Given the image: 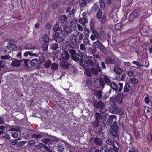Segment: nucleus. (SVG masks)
Returning <instances> with one entry per match:
<instances>
[{
    "instance_id": "obj_26",
    "label": "nucleus",
    "mask_w": 152,
    "mask_h": 152,
    "mask_svg": "<svg viewBox=\"0 0 152 152\" xmlns=\"http://www.w3.org/2000/svg\"><path fill=\"white\" fill-rule=\"evenodd\" d=\"M42 141L45 144L50 143L52 144L53 142L50 139L48 138H45L42 140Z\"/></svg>"
},
{
    "instance_id": "obj_12",
    "label": "nucleus",
    "mask_w": 152,
    "mask_h": 152,
    "mask_svg": "<svg viewBox=\"0 0 152 152\" xmlns=\"http://www.w3.org/2000/svg\"><path fill=\"white\" fill-rule=\"evenodd\" d=\"M39 63V60L37 58L33 59L30 62L31 65L33 66L38 65Z\"/></svg>"
},
{
    "instance_id": "obj_58",
    "label": "nucleus",
    "mask_w": 152,
    "mask_h": 152,
    "mask_svg": "<svg viewBox=\"0 0 152 152\" xmlns=\"http://www.w3.org/2000/svg\"><path fill=\"white\" fill-rule=\"evenodd\" d=\"M9 130L10 131H18L20 129L19 128H18V129H17L16 128L14 127H10L9 128Z\"/></svg>"
},
{
    "instance_id": "obj_46",
    "label": "nucleus",
    "mask_w": 152,
    "mask_h": 152,
    "mask_svg": "<svg viewBox=\"0 0 152 152\" xmlns=\"http://www.w3.org/2000/svg\"><path fill=\"white\" fill-rule=\"evenodd\" d=\"M78 35L79 36L78 40L79 41L81 40L83 38V35L82 33L79 34V32L77 31Z\"/></svg>"
},
{
    "instance_id": "obj_48",
    "label": "nucleus",
    "mask_w": 152,
    "mask_h": 152,
    "mask_svg": "<svg viewBox=\"0 0 152 152\" xmlns=\"http://www.w3.org/2000/svg\"><path fill=\"white\" fill-rule=\"evenodd\" d=\"M63 39L62 37H59L56 39L55 41L58 43H60L63 41Z\"/></svg>"
},
{
    "instance_id": "obj_1",
    "label": "nucleus",
    "mask_w": 152,
    "mask_h": 152,
    "mask_svg": "<svg viewBox=\"0 0 152 152\" xmlns=\"http://www.w3.org/2000/svg\"><path fill=\"white\" fill-rule=\"evenodd\" d=\"M106 142L107 144L112 145L115 150H117L119 148L118 144L116 142H114L110 139L107 140Z\"/></svg>"
},
{
    "instance_id": "obj_64",
    "label": "nucleus",
    "mask_w": 152,
    "mask_h": 152,
    "mask_svg": "<svg viewBox=\"0 0 152 152\" xmlns=\"http://www.w3.org/2000/svg\"><path fill=\"white\" fill-rule=\"evenodd\" d=\"M58 149L60 151H62L64 149L63 147L61 145H60L58 146Z\"/></svg>"
},
{
    "instance_id": "obj_42",
    "label": "nucleus",
    "mask_w": 152,
    "mask_h": 152,
    "mask_svg": "<svg viewBox=\"0 0 152 152\" xmlns=\"http://www.w3.org/2000/svg\"><path fill=\"white\" fill-rule=\"evenodd\" d=\"M100 48L104 53L106 54L107 53V51L106 50L105 47L102 44L101 45Z\"/></svg>"
},
{
    "instance_id": "obj_32",
    "label": "nucleus",
    "mask_w": 152,
    "mask_h": 152,
    "mask_svg": "<svg viewBox=\"0 0 152 152\" xmlns=\"http://www.w3.org/2000/svg\"><path fill=\"white\" fill-rule=\"evenodd\" d=\"M64 31L66 33H70L72 31V29L69 27L67 26H65L64 28Z\"/></svg>"
},
{
    "instance_id": "obj_39",
    "label": "nucleus",
    "mask_w": 152,
    "mask_h": 152,
    "mask_svg": "<svg viewBox=\"0 0 152 152\" xmlns=\"http://www.w3.org/2000/svg\"><path fill=\"white\" fill-rule=\"evenodd\" d=\"M42 137V135L38 134H34L32 136V138H39Z\"/></svg>"
},
{
    "instance_id": "obj_16",
    "label": "nucleus",
    "mask_w": 152,
    "mask_h": 152,
    "mask_svg": "<svg viewBox=\"0 0 152 152\" xmlns=\"http://www.w3.org/2000/svg\"><path fill=\"white\" fill-rule=\"evenodd\" d=\"M80 63V65L83 67H86L88 66V63L87 62L83 59L81 60Z\"/></svg>"
},
{
    "instance_id": "obj_31",
    "label": "nucleus",
    "mask_w": 152,
    "mask_h": 152,
    "mask_svg": "<svg viewBox=\"0 0 152 152\" xmlns=\"http://www.w3.org/2000/svg\"><path fill=\"white\" fill-rule=\"evenodd\" d=\"M102 91L100 90L97 91L96 93V96L99 99H100L102 97Z\"/></svg>"
},
{
    "instance_id": "obj_10",
    "label": "nucleus",
    "mask_w": 152,
    "mask_h": 152,
    "mask_svg": "<svg viewBox=\"0 0 152 152\" xmlns=\"http://www.w3.org/2000/svg\"><path fill=\"white\" fill-rule=\"evenodd\" d=\"M21 61L19 60H15L13 61L11 64L14 67H18L21 65Z\"/></svg>"
},
{
    "instance_id": "obj_23",
    "label": "nucleus",
    "mask_w": 152,
    "mask_h": 152,
    "mask_svg": "<svg viewBox=\"0 0 152 152\" xmlns=\"http://www.w3.org/2000/svg\"><path fill=\"white\" fill-rule=\"evenodd\" d=\"M120 112V110L118 107H114L113 108L112 113L113 114H118Z\"/></svg>"
},
{
    "instance_id": "obj_6",
    "label": "nucleus",
    "mask_w": 152,
    "mask_h": 152,
    "mask_svg": "<svg viewBox=\"0 0 152 152\" xmlns=\"http://www.w3.org/2000/svg\"><path fill=\"white\" fill-rule=\"evenodd\" d=\"M123 97V95L122 93L118 94L114 98L115 100L118 103H121L122 102V99Z\"/></svg>"
},
{
    "instance_id": "obj_11",
    "label": "nucleus",
    "mask_w": 152,
    "mask_h": 152,
    "mask_svg": "<svg viewBox=\"0 0 152 152\" xmlns=\"http://www.w3.org/2000/svg\"><path fill=\"white\" fill-rule=\"evenodd\" d=\"M105 62L106 64H113L115 63V61L114 60L112 59L109 57L106 58Z\"/></svg>"
},
{
    "instance_id": "obj_19",
    "label": "nucleus",
    "mask_w": 152,
    "mask_h": 152,
    "mask_svg": "<svg viewBox=\"0 0 152 152\" xmlns=\"http://www.w3.org/2000/svg\"><path fill=\"white\" fill-rule=\"evenodd\" d=\"M140 13V12L138 10L134 11L132 13L133 18H135L138 17Z\"/></svg>"
},
{
    "instance_id": "obj_56",
    "label": "nucleus",
    "mask_w": 152,
    "mask_h": 152,
    "mask_svg": "<svg viewBox=\"0 0 152 152\" xmlns=\"http://www.w3.org/2000/svg\"><path fill=\"white\" fill-rule=\"evenodd\" d=\"M18 142L17 139L12 140L10 142V143L12 145H15Z\"/></svg>"
},
{
    "instance_id": "obj_34",
    "label": "nucleus",
    "mask_w": 152,
    "mask_h": 152,
    "mask_svg": "<svg viewBox=\"0 0 152 152\" xmlns=\"http://www.w3.org/2000/svg\"><path fill=\"white\" fill-rule=\"evenodd\" d=\"M90 31L87 28H85L84 30V34L85 36H88Z\"/></svg>"
},
{
    "instance_id": "obj_62",
    "label": "nucleus",
    "mask_w": 152,
    "mask_h": 152,
    "mask_svg": "<svg viewBox=\"0 0 152 152\" xmlns=\"http://www.w3.org/2000/svg\"><path fill=\"white\" fill-rule=\"evenodd\" d=\"M78 29L79 31H82L83 30V28L80 25L78 24L77 26Z\"/></svg>"
},
{
    "instance_id": "obj_28",
    "label": "nucleus",
    "mask_w": 152,
    "mask_h": 152,
    "mask_svg": "<svg viewBox=\"0 0 152 152\" xmlns=\"http://www.w3.org/2000/svg\"><path fill=\"white\" fill-rule=\"evenodd\" d=\"M45 147V145L42 143H39L38 145L35 146V147L38 149H41Z\"/></svg>"
},
{
    "instance_id": "obj_40",
    "label": "nucleus",
    "mask_w": 152,
    "mask_h": 152,
    "mask_svg": "<svg viewBox=\"0 0 152 152\" xmlns=\"http://www.w3.org/2000/svg\"><path fill=\"white\" fill-rule=\"evenodd\" d=\"M59 24L58 23H57L53 26V30L54 31H57L59 28Z\"/></svg>"
},
{
    "instance_id": "obj_38",
    "label": "nucleus",
    "mask_w": 152,
    "mask_h": 152,
    "mask_svg": "<svg viewBox=\"0 0 152 152\" xmlns=\"http://www.w3.org/2000/svg\"><path fill=\"white\" fill-rule=\"evenodd\" d=\"M99 121L95 120L94 122L92 123V126L94 127H98L99 125Z\"/></svg>"
},
{
    "instance_id": "obj_37",
    "label": "nucleus",
    "mask_w": 152,
    "mask_h": 152,
    "mask_svg": "<svg viewBox=\"0 0 152 152\" xmlns=\"http://www.w3.org/2000/svg\"><path fill=\"white\" fill-rule=\"evenodd\" d=\"M69 53L71 54V56L72 58L75 56L76 54L75 50L73 49H70L69 51Z\"/></svg>"
},
{
    "instance_id": "obj_60",
    "label": "nucleus",
    "mask_w": 152,
    "mask_h": 152,
    "mask_svg": "<svg viewBox=\"0 0 152 152\" xmlns=\"http://www.w3.org/2000/svg\"><path fill=\"white\" fill-rule=\"evenodd\" d=\"M80 49L83 50H86V48L85 47L84 45L83 44H81L80 45Z\"/></svg>"
},
{
    "instance_id": "obj_50",
    "label": "nucleus",
    "mask_w": 152,
    "mask_h": 152,
    "mask_svg": "<svg viewBox=\"0 0 152 152\" xmlns=\"http://www.w3.org/2000/svg\"><path fill=\"white\" fill-rule=\"evenodd\" d=\"M132 63L134 64H136L138 68L142 66V65L139 63V62L137 61H133L132 62Z\"/></svg>"
},
{
    "instance_id": "obj_51",
    "label": "nucleus",
    "mask_w": 152,
    "mask_h": 152,
    "mask_svg": "<svg viewBox=\"0 0 152 152\" xmlns=\"http://www.w3.org/2000/svg\"><path fill=\"white\" fill-rule=\"evenodd\" d=\"M1 58L2 59L7 60L10 59V56L9 55H5L1 56Z\"/></svg>"
},
{
    "instance_id": "obj_33",
    "label": "nucleus",
    "mask_w": 152,
    "mask_h": 152,
    "mask_svg": "<svg viewBox=\"0 0 152 152\" xmlns=\"http://www.w3.org/2000/svg\"><path fill=\"white\" fill-rule=\"evenodd\" d=\"M115 28L116 30H120L121 29L122 25L120 23H118L115 25Z\"/></svg>"
},
{
    "instance_id": "obj_5",
    "label": "nucleus",
    "mask_w": 152,
    "mask_h": 152,
    "mask_svg": "<svg viewBox=\"0 0 152 152\" xmlns=\"http://www.w3.org/2000/svg\"><path fill=\"white\" fill-rule=\"evenodd\" d=\"M61 66L64 69H67L69 66V64L64 60H60Z\"/></svg>"
},
{
    "instance_id": "obj_24",
    "label": "nucleus",
    "mask_w": 152,
    "mask_h": 152,
    "mask_svg": "<svg viewBox=\"0 0 152 152\" xmlns=\"http://www.w3.org/2000/svg\"><path fill=\"white\" fill-rule=\"evenodd\" d=\"M51 68L52 70H56L58 68V65L56 63H52L51 65Z\"/></svg>"
},
{
    "instance_id": "obj_4",
    "label": "nucleus",
    "mask_w": 152,
    "mask_h": 152,
    "mask_svg": "<svg viewBox=\"0 0 152 152\" xmlns=\"http://www.w3.org/2000/svg\"><path fill=\"white\" fill-rule=\"evenodd\" d=\"M69 58V55L66 50H64L62 54L60 60H67Z\"/></svg>"
},
{
    "instance_id": "obj_35",
    "label": "nucleus",
    "mask_w": 152,
    "mask_h": 152,
    "mask_svg": "<svg viewBox=\"0 0 152 152\" xmlns=\"http://www.w3.org/2000/svg\"><path fill=\"white\" fill-rule=\"evenodd\" d=\"M51 62L50 61H45L44 64V66L46 68L49 67L51 65Z\"/></svg>"
},
{
    "instance_id": "obj_57",
    "label": "nucleus",
    "mask_w": 152,
    "mask_h": 152,
    "mask_svg": "<svg viewBox=\"0 0 152 152\" xmlns=\"http://www.w3.org/2000/svg\"><path fill=\"white\" fill-rule=\"evenodd\" d=\"M119 88L118 89V91L120 92L122 89L123 84L122 83H120L118 84Z\"/></svg>"
},
{
    "instance_id": "obj_21",
    "label": "nucleus",
    "mask_w": 152,
    "mask_h": 152,
    "mask_svg": "<svg viewBox=\"0 0 152 152\" xmlns=\"http://www.w3.org/2000/svg\"><path fill=\"white\" fill-rule=\"evenodd\" d=\"M110 86L111 88L116 91L118 90V85L115 82H112L110 84Z\"/></svg>"
},
{
    "instance_id": "obj_47",
    "label": "nucleus",
    "mask_w": 152,
    "mask_h": 152,
    "mask_svg": "<svg viewBox=\"0 0 152 152\" xmlns=\"http://www.w3.org/2000/svg\"><path fill=\"white\" fill-rule=\"evenodd\" d=\"M116 117L115 115H110L109 118V120L110 123V122H112V121L114 119H116Z\"/></svg>"
},
{
    "instance_id": "obj_61",
    "label": "nucleus",
    "mask_w": 152,
    "mask_h": 152,
    "mask_svg": "<svg viewBox=\"0 0 152 152\" xmlns=\"http://www.w3.org/2000/svg\"><path fill=\"white\" fill-rule=\"evenodd\" d=\"M134 72L132 71H130L128 72V75L129 76H131L133 75Z\"/></svg>"
},
{
    "instance_id": "obj_52",
    "label": "nucleus",
    "mask_w": 152,
    "mask_h": 152,
    "mask_svg": "<svg viewBox=\"0 0 152 152\" xmlns=\"http://www.w3.org/2000/svg\"><path fill=\"white\" fill-rule=\"evenodd\" d=\"M66 45L71 48H73L72 43L69 41H67L66 42Z\"/></svg>"
},
{
    "instance_id": "obj_63",
    "label": "nucleus",
    "mask_w": 152,
    "mask_h": 152,
    "mask_svg": "<svg viewBox=\"0 0 152 152\" xmlns=\"http://www.w3.org/2000/svg\"><path fill=\"white\" fill-rule=\"evenodd\" d=\"M35 143V142L34 140H31L29 141L28 144L30 145H32L34 144Z\"/></svg>"
},
{
    "instance_id": "obj_2",
    "label": "nucleus",
    "mask_w": 152,
    "mask_h": 152,
    "mask_svg": "<svg viewBox=\"0 0 152 152\" xmlns=\"http://www.w3.org/2000/svg\"><path fill=\"white\" fill-rule=\"evenodd\" d=\"M97 108H99L101 110V112L104 113L106 111V109L104 107V105L103 102L101 101H99L95 103Z\"/></svg>"
},
{
    "instance_id": "obj_44",
    "label": "nucleus",
    "mask_w": 152,
    "mask_h": 152,
    "mask_svg": "<svg viewBox=\"0 0 152 152\" xmlns=\"http://www.w3.org/2000/svg\"><path fill=\"white\" fill-rule=\"evenodd\" d=\"M117 122L115 121H114L111 126V128L118 129V127L117 126Z\"/></svg>"
},
{
    "instance_id": "obj_25",
    "label": "nucleus",
    "mask_w": 152,
    "mask_h": 152,
    "mask_svg": "<svg viewBox=\"0 0 152 152\" xmlns=\"http://www.w3.org/2000/svg\"><path fill=\"white\" fill-rule=\"evenodd\" d=\"M99 152H109V150L107 148V146L104 145L102 147Z\"/></svg>"
},
{
    "instance_id": "obj_13",
    "label": "nucleus",
    "mask_w": 152,
    "mask_h": 152,
    "mask_svg": "<svg viewBox=\"0 0 152 152\" xmlns=\"http://www.w3.org/2000/svg\"><path fill=\"white\" fill-rule=\"evenodd\" d=\"M114 72L118 74H121L123 72V70L119 67L115 66L114 69Z\"/></svg>"
},
{
    "instance_id": "obj_27",
    "label": "nucleus",
    "mask_w": 152,
    "mask_h": 152,
    "mask_svg": "<svg viewBox=\"0 0 152 152\" xmlns=\"http://www.w3.org/2000/svg\"><path fill=\"white\" fill-rule=\"evenodd\" d=\"M138 82V80L135 78H132L130 79V83L133 85L137 84Z\"/></svg>"
},
{
    "instance_id": "obj_45",
    "label": "nucleus",
    "mask_w": 152,
    "mask_h": 152,
    "mask_svg": "<svg viewBox=\"0 0 152 152\" xmlns=\"http://www.w3.org/2000/svg\"><path fill=\"white\" fill-rule=\"evenodd\" d=\"M66 18L65 15H62L60 17V20L61 21L62 23L64 22L66 19Z\"/></svg>"
},
{
    "instance_id": "obj_29",
    "label": "nucleus",
    "mask_w": 152,
    "mask_h": 152,
    "mask_svg": "<svg viewBox=\"0 0 152 152\" xmlns=\"http://www.w3.org/2000/svg\"><path fill=\"white\" fill-rule=\"evenodd\" d=\"M130 88V85L129 83L126 84L124 88V92H127L128 91Z\"/></svg>"
},
{
    "instance_id": "obj_36",
    "label": "nucleus",
    "mask_w": 152,
    "mask_h": 152,
    "mask_svg": "<svg viewBox=\"0 0 152 152\" xmlns=\"http://www.w3.org/2000/svg\"><path fill=\"white\" fill-rule=\"evenodd\" d=\"M83 42L86 45H87L88 44L90 45L89 43V40L88 38L87 37H85L83 39Z\"/></svg>"
},
{
    "instance_id": "obj_59",
    "label": "nucleus",
    "mask_w": 152,
    "mask_h": 152,
    "mask_svg": "<svg viewBox=\"0 0 152 152\" xmlns=\"http://www.w3.org/2000/svg\"><path fill=\"white\" fill-rule=\"evenodd\" d=\"M51 25L49 23H47L45 26V28L48 30L50 29L51 27Z\"/></svg>"
},
{
    "instance_id": "obj_9",
    "label": "nucleus",
    "mask_w": 152,
    "mask_h": 152,
    "mask_svg": "<svg viewBox=\"0 0 152 152\" xmlns=\"http://www.w3.org/2000/svg\"><path fill=\"white\" fill-rule=\"evenodd\" d=\"M103 80L105 83L107 85H109L111 83V80L110 79V77L109 76L106 75H105L104 77Z\"/></svg>"
},
{
    "instance_id": "obj_43",
    "label": "nucleus",
    "mask_w": 152,
    "mask_h": 152,
    "mask_svg": "<svg viewBox=\"0 0 152 152\" xmlns=\"http://www.w3.org/2000/svg\"><path fill=\"white\" fill-rule=\"evenodd\" d=\"M99 6L96 3L94 4V5L92 7V10L96 11L98 9L99 7Z\"/></svg>"
},
{
    "instance_id": "obj_54",
    "label": "nucleus",
    "mask_w": 152,
    "mask_h": 152,
    "mask_svg": "<svg viewBox=\"0 0 152 152\" xmlns=\"http://www.w3.org/2000/svg\"><path fill=\"white\" fill-rule=\"evenodd\" d=\"M58 47V45L56 43L53 44H52V46L51 47V48L52 49H53L54 50H56L57 49V47Z\"/></svg>"
},
{
    "instance_id": "obj_41",
    "label": "nucleus",
    "mask_w": 152,
    "mask_h": 152,
    "mask_svg": "<svg viewBox=\"0 0 152 152\" xmlns=\"http://www.w3.org/2000/svg\"><path fill=\"white\" fill-rule=\"evenodd\" d=\"M43 41L44 42H47L49 41V38L47 35H44L42 38Z\"/></svg>"
},
{
    "instance_id": "obj_55",
    "label": "nucleus",
    "mask_w": 152,
    "mask_h": 152,
    "mask_svg": "<svg viewBox=\"0 0 152 152\" xmlns=\"http://www.w3.org/2000/svg\"><path fill=\"white\" fill-rule=\"evenodd\" d=\"M128 152H138L137 149L134 147L132 148Z\"/></svg>"
},
{
    "instance_id": "obj_3",
    "label": "nucleus",
    "mask_w": 152,
    "mask_h": 152,
    "mask_svg": "<svg viewBox=\"0 0 152 152\" xmlns=\"http://www.w3.org/2000/svg\"><path fill=\"white\" fill-rule=\"evenodd\" d=\"M99 64L98 63L96 64L95 66L96 68L94 67H92L91 69L92 73L96 75L98 73V72L100 71V68L99 66Z\"/></svg>"
},
{
    "instance_id": "obj_18",
    "label": "nucleus",
    "mask_w": 152,
    "mask_h": 152,
    "mask_svg": "<svg viewBox=\"0 0 152 152\" xmlns=\"http://www.w3.org/2000/svg\"><path fill=\"white\" fill-rule=\"evenodd\" d=\"M82 57L81 55H79L78 54L76 53L75 56L73 58V59L75 61L77 60L79 61H80L82 60Z\"/></svg>"
},
{
    "instance_id": "obj_17",
    "label": "nucleus",
    "mask_w": 152,
    "mask_h": 152,
    "mask_svg": "<svg viewBox=\"0 0 152 152\" xmlns=\"http://www.w3.org/2000/svg\"><path fill=\"white\" fill-rule=\"evenodd\" d=\"M117 129L111 128L110 131L112 135L114 136H117L118 135Z\"/></svg>"
},
{
    "instance_id": "obj_7",
    "label": "nucleus",
    "mask_w": 152,
    "mask_h": 152,
    "mask_svg": "<svg viewBox=\"0 0 152 152\" xmlns=\"http://www.w3.org/2000/svg\"><path fill=\"white\" fill-rule=\"evenodd\" d=\"M92 32L93 34V35H91L90 37V38L92 40H95V38H99V35L96 31L93 30Z\"/></svg>"
},
{
    "instance_id": "obj_22",
    "label": "nucleus",
    "mask_w": 152,
    "mask_h": 152,
    "mask_svg": "<svg viewBox=\"0 0 152 152\" xmlns=\"http://www.w3.org/2000/svg\"><path fill=\"white\" fill-rule=\"evenodd\" d=\"M85 73L88 77H91L92 74L91 69L90 68H86V69Z\"/></svg>"
},
{
    "instance_id": "obj_20",
    "label": "nucleus",
    "mask_w": 152,
    "mask_h": 152,
    "mask_svg": "<svg viewBox=\"0 0 152 152\" xmlns=\"http://www.w3.org/2000/svg\"><path fill=\"white\" fill-rule=\"evenodd\" d=\"M102 44V43H101L99 41L94 42L92 44L94 47L96 48H97L99 47H100V46Z\"/></svg>"
},
{
    "instance_id": "obj_8",
    "label": "nucleus",
    "mask_w": 152,
    "mask_h": 152,
    "mask_svg": "<svg viewBox=\"0 0 152 152\" xmlns=\"http://www.w3.org/2000/svg\"><path fill=\"white\" fill-rule=\"evenodd\" d=\"M102 115L103 116H101L99 113H96L95 114V120L99 121L100 119L101 118L102 121L105 120L106 119V114L102 113Z\"/></svg>"
},
{
    "instance_id": "obj_14",
    "label": "nucleus",
    "mask_w": 152,
    "mask_h": 152,
    "mask_svg": "<svg viewBox=\"0 0 152 152\" xmlns=\"http://www.w3.org/2000/svg\"><path fill=\"white\" fill-rule=\"evenodd\" d=\"M88 22V20L85 17H83L79 20V23L83 26H84Z\"/></svg>"
},
{
    "instance_id": "obj_53",
    "label": "nucleus",
    "mask_w": 152,
    "mask_h": 152,
    "mask_svg": "<svg viewBox=\"0 0 152 152\" xmlns=\"http://www.w3.org/2000/svg\"><path fill=\"white\" fill-rule=\"evenodd\" d=\"M102 15V12L100 10L98 11L96 15L97 18L99 19L101 18Z\"/></svg>"
},
{
    "instance_id": "obj_15",
    "label": "nucleus",
    "mask_w": 152,
    "mask_h": 152,
    "mask_svg": "<svg viewBox=\"0 0 152 152\" xmlns=\"http://www.w3.org/2000/svg\"><path fill=\"white\" fill-rule=\"evenodd\" d=\"M94 142L96 145L101 146L102 143V140L98 138H96L94 139Z\"/></svg>"
},
{
    "instance_id": "obj_49",
    "label": "nucleus",
    "mask_w": 152,
    "mask_h": 152,
    "mask_svg": "<svg viewBox=\"0 0 152 152\" xmlns=\"http://www.w3.org/2000/svg\"><path fill=\"white\" fill-rule=\"evenodd\" d=\"M39 53H32L30 51V56H33L35 57H37L39 56Z\"/></svg>"
},
{
    "instance_id": "obj_30",
    "label": "nucleus",
    "mask_w": 152,
    "mask_h": 152,
    "mask_svg": "<svg viewBox=\"0 0 152 152\" xmlns=\"http://www.w3.org/2000/svg\"><path fill=\"white\" fill-rule=\"evenodd\" d=\"M14 46H15V47L16 46L12 44L9 43L8 44V45L7 46V47L9 50H11L14 49Z\"/></svg>"
}]
</instances>
